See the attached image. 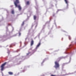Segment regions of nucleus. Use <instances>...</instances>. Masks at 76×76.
<instances>
[{"mask_svg": "<svg viewBox=\"0 0 76 76\" xmlns=\"http://www.w3.org/2000/svg\"><path fill=\"white\" fill-rule=\"evenodd\" d=\"M31 54V52H29L28 53H27V56H28Z\"/></svg>", "mask_w": 76, "mask_h": 76, "instance_id": "obj_10", "label": "nucleus"}, {"mask_svg": "<svg viewBox=\"0 0 76 76\" xmlns=\"http://www.w3.org/2000/svg\"><path fill=\"white\" fill-rule=\"evenodd\" d=\"M41 45V43L39 42L36 47V49H37V48H38L39 47V45Z\"/></svg>", "mask_w": 76, "mask_h": 76, "instance_id": "obj_5", "label": "nucleus"}, {"mask_svg": "<svg viewBox=\"0 0 76 76\" xmlns=\"http://www.w3.org/2000/svg\"><path fill=\"white\" fill-rule=\"evenodd\" d=\"M51 76H56V75H52Z\"/></svg>", "mask_w": 76, "mask_h": 76, "instance_id": "obj_12", "label": "nucleus"}, {"mask_svg": "<svg viewBox=\"0 0 76 76\" xmlns=\"http://www.w3.org/2000/svg\"><path fill=\"white\" fill-rule=\"evenodd\" d=\"M26 3L27 5H29V1H27Z\"/></svg>", "mask_w": 76, "mask_h": 76, "instance_id": "obj_9", "label": "nucleus"}, {"mask_svg": "<svg viewBox=\"0 0 76 76\" xmlns=\"http://www.w3.org/2000/svg\"><path fill=\"white\" fill-rule=\"evenodd\" d=\"M14 3L15 4V6L16 7H18L19 9V10H21V9H22V8H21V7H20V5H17V4H19V0H15V1L14 2Z\"/></svg>", "mask_w": 76, "mask_h": 76, "instance_id": "obj_1", "label": "nucleus"}, {"mask_svg": "<svg viewBox=\"0 0 76 76\" xmlns=\"http://www.w3.org/2000/svg\"><path fill=\"white\" fill-rule=\"evenodd\" d=\"M6 62H5L1 65V71H3V69H4V66L5 65H6Z\"/></svg>", "mask_w": 76, "mask_h": 76, "instance_id": "obj_3", "label": "nucleus"}, {"mask_svg": "<svg viewBox=\"0 0 76 76\" xmlns=\"http://www.w3.org/2000/svg\"><path fill=\"white\" fill-rule=\"evenodd\" d=\"M34 40H32L31 41V46H32L34 45Z\"/></svg>", "mask_w": 76, "mask_h": 76, "instance_id": "obj_4", "label": "nucleus"}, {"mask_svg": "<svg viewBox=\"0 0 76 76\" xmlns=\"http://www.w3.org/2000/svg\"><path fill=\"white\" fill-rule=\"evenodd\" d=\"M24 25V22H23L22 24V26H23Z\"/></svg>", "mask_w": 76, "mask_h": 76, "instance_id": "obj_13", "label": "nucleus"}, {"mask_svg": "<svg viewBox=\"0 0 76 76\" xmlns=\"http://www.w3.org/2000/svg\"><path fill=\"white\" fill-rule=\"evenodd\" d=\"M69 39H70V38H69Z\"/></svg>", "mask_w": 76, "mask_h": 76, "instance_id": "obj_16", "label": "nucleus"}, {"mask_svg": "<svg viewBox=\"0 0 76 76\" xmlns=\"http://www.w3.org/2000/svg\"><path fill=\"white\" fill-rule=\"evenodd\" d=\"M55 67L56 69H57V68H58L59 67V64H58V63L57 61H55Z\"/></svg>", "mask_w": 76, "mask_h": 76, "instance_id": "obj_2", "label": "nucleus"}, {"mask_svg": "<svg viewBox=\"0 0 76 76\" xmlns=\"http://www.w3.org/2000/svg\"><path fill=\"white\" fill-rule=\"evenodd\" d=\"M19 35H20V33H19Z\"/></svg>", "mask_w": 76, "mask_h": 76, "instance_id": "obj_14", "label": "nucleus"}, {"mask_svg": "<svg viewBox=\"0 0 76 76\" xmlns=\"http://www.w3.org/2000/svg\"><path fill=\"white\" fill-rule=\"evenodd\" d=\"M34 20H36V19H37V16H36V15H34Z\"/></svg>", "mask_w": 76, "mask_h": 76, "instance_id": "obj_7", "label": "nucleus"}, {"mask_svg": "<svg viewBox=\"0 0 76 76\" xmlns=\"http://www.w3.org/2000/svg\"><path fill=\"white\" fill-rule=\"evenodd\" d=\"M8 73L10 75H13V72H9Z\"/></svg>", "mask_w": 76, "mask_h": 76, "instance_id": "obj_6", "label": "nucleus"}, {"mask_svg": "<svg viewBox=\"0 0 76 76\" xmlns=\"http://www.w3.org/2000/svg\"><path fill=\"white\" fill-rule=\"evenodd\" d=\"M71 45H69V46H71Z\"/></svg>", "mask_w": 76, "mask_h": 76, "instance_id": "obj_15", "label": "nucleus"}, {"mask_svg": "<svg viewBox=\"0 0 76 76\" xmlns=\"http://www.w3.org/2000/svg\"><path fill=\"white\" fill-rule=\"evenodd\" d=\"M65 1V3H66V4H68V1H67V0H64Z\"/></svg>", "mask_w": 76, "mask_h": 76, "instance_id": "obj_8", "label": "nucleus"}, {"mask_svg": "<svg viewBox=\"0 0 76 76\" xmlns=\"http://www.w3.org/2000/svg\"><path fill=\"white\" fill-rule=\"evenodd\" d=\"M12 14H14V11L13 10H12Z\"/></svg>", "mask_w": 76, "mask_h": 76, "instance_id": "obj_11", "label": "nucleus"}]
</instances>
